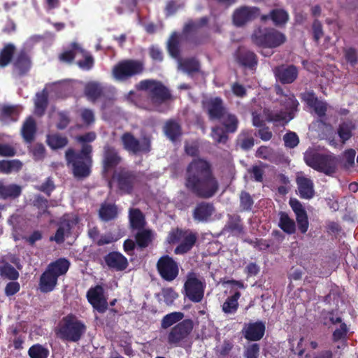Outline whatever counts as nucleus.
<instances>
[{
  "mask_svg": "<svg viewBox=\"0 0 358 358\" xmlns=\"http://www.w3.org/2000/svg\"><path fill=\"white\" fill-rule=\"evenodd\" d=\"M184 179L187 190L199 199H210L220 189L213 166L204 158H194L188 164Z\"/></svg>",
  "mask_w": 358,
  "mask_h": 358,
  "instance_id": "obj_1",
  "label": "nucleus"
},
{
  "mask_svg": "<svg viewBox=\"0 0 358 358\" xmlns=\"http://www.w3.org/2000/svg\"><path fill=\"white\" fill-rule=\"evenodd\" d=\"M138 91L148 92L146 97L138 95L136 97L135 104L140 108L148 110H159V107L171 99L169 90L160 81L151 79L141 80L135 86Z\"/></svg>",
  "mask_w": 358,
  "mask_h": 358,
  "instance_id": "obj_2",
  "label": "nucleus"
},
{
  "mask_svg": "<svg viewBox=\"0 0 358 358\" xmlns=\"http://www.w3.org/2000/svg\"><path fill=\"white\" fill-rule=\"evenodd\" d=\"M92 146L83 144L81 150L76 152L73 149L69 148L65 152L68 164H71L73 176L77 178H85L91 173L92 166Z\"/></svg>",
  "mask_w": 358,
  "mask_h": 358,
  "instance_id": "obj_3",
  "label": "nucleus"
},
{
  "mask_svg": "<svg viewBox=\"0 0 358 358\" xmlns=\"http://www.w3.org/2000/svg\"><path fill=\"white\" fill-rule=\"evenodd\" d=\"M87 329L84 322L72 314L64 317L55 329L57 338L66 342H78Z\"/></svg>",
  "mask_w": 358,
  "mask_h": 358,
  "instance_id": "obj_4",
  "label": "nucleus"
},
{
  "mask_svg": "<svg viewBox=\"0 0 358 358\" xmlns=\"http://www.w3.org/2000/svg\"><path fill=\"white\" fill-rule=\"evenodd\" d=\"M303 159L309 167L328 176H332L336 173L339 164L338 156L322 154L315 150L306 151Z\"/></svg>",
  "mask_w": 358,
  "mask_h": 358,
  "instance_id": "obj_5",
  "label": "nucleus"
},
{
  "mask_svg": "<svg viewBox=\"0 0 358 358\" xmlns=\"http://www.w3.org/2000/svg\"><path fill=\"white\" fill-rule=\"evenodd\" d=\"M145 71V64L143 60L124 59L113 66L111 73L116 81L126 82L143 75Z\"/></svg>",
  "mask_w": 358,
  "mask_h": 358,
  "instance_id": "obj_6",
  "label": "nucleus"
},
{
  "mask_svg": "<svg viewBox=\"0 0 358 358\" xmlns=\"http://www.w3.org/2000/svg\"><path fill=\"white\" fill-rule=\"evenodd\" d=\"M251 40L257 47L276 48L286 42L287 37L285 34L273 27H258L253 31Z\"/></svg>",
  "mask_w": 358,
  "mask_h": 358,
  "instance_id": "obj_7",
  "label": "nucleus"
},
{
  "mask_svg": "<svg viewBox=\"0 0 358 358\" xmlns=\"http://www.w3.org/2000/svg\"><path fill=\"white\" fill-rule=\"evenodd\" d=\"M197 238V234L192 230L176 227L169 232L166 241L171 245L178 244L174 254L182 255L192 250Z\"/></svg>",
  "mask_w": 358,
  "mask_h": 358,
  "instance_id": "obj_8",
  "label": "nucleus"
},
{
  "mask_svg": "<svg viewBox=\"0 0 358 358\" xmlns=\"http://www.w3.org/2000/svg\"><path fill=\"white\" fill-rule=\"evenodd\" d=\"M113 178L121 194H131L139 183L138 173L127 167H120L115 171Z\"/></svg>",
  "mask_w": 358,
  "mask_h": 358,
  "instance_id": "obj_9",
  "label": "nucleus"
},
{
  "mask_svg": "<svg viewBox=\"0 0 358 358\" xmlns=\"http://www.w3.org/2000/svg\"><path fill=\"white\" fill-rule=\"evenodd\" d=\"M123 148L128 152L137 155L139 153L148 154L151 151V140L143 137L140 141L131 132L124 133L120 138Z\"/></svg>",
  "mask_w": 358,
  "mask_h": 358,
  "instance_id": "obj_10",
  "label": "nucleus"
},
{
  "mask_svg": "<svg viewBox=\"0 0 358 358\" xmlns=\"http://www.w3.org/2000/svg\"><path fill=\"white\" fill-rule=\"evenodd\" d=\"M194 328L191 319H185L172 327L167 335V342L171 345L179 346L182 341H185Z\"/></svg>",
  "mask_w": 358,
  "mask_h": 358,
  "instance_id": "obj_11",
  "label": "nucleus"
},
{
  "mask_svg": "<svg viewBox=\"0 0 358 358\" xmlns=\"http://www.w3.org/2000/svg\"><path fill=\"white\" fill-rule=\"evenodd\" d=\"M156 267L159 275L165 281L172 282L179 275L178 262L168 255H164L158 259Z\"/></svg>",
  "mask_w": 358,
  "mask_h": 358,
  "instance_id": "obj_12",
  "label": "nucleus"
},
{
  "mask_svg": "<svg viewBox=\"0 0 358 358\" xmlns=\"http://www.w3.org/2000/svg\"><path fill=\"white\" fill-rule=\"evenodd\" d=\"M234 59L238 66L251 71H256L259 62L257 55L244 46H239L236 49Z\"/></svg>",
  "mask_w": 358,
  "mask_h": 358,
  "instance_id": "obj_13",
  "label": "nucleus"
},
{
  "mask_svg": "<svg viewBox=\"0 0 358 358\" xmlns=\"http://www.w3.org/2000/svg\"><path fill=\"white\" fill-rule=\"evenodd\" d=\"M204 287L203 282L196 277L194 273H192L187 276L184 285L185 296L191 301L199 303L203 298Z\"/></svg>",
  "mask_w": 358,
  "mask_h": 358,
  "instance_id": "obj_14",
  "label": "nucleus"
},
{
  "mask_svg": "<svg viewBox=\"0 0 358 358\" xmlns=\"http://www.w3.org/2000/svg\"><path fill=\"white\" fill-rule=\"evenodd\" d=\"M87 299L92 307L99 313H103L108 309L107 299L104 296L103 287L97 285L91 287L87 292Z\"/></svg>",
  "mask_w": 358,
  "mask_h": 358,
  "instance_id": "obj_15",
  "label": "nucleus"
},
{
  "mask_svg": "<svg viewBox=\"0 0 358 358\" xmlns=\"http://www.w3.org/2000/svg\"><path fill=\"white\" fill-rule=\"evenodd\" d=\"M273 73L277 80L282 84L294 83L299 75L298 69L293 64H282L275 67Z\"/></svg>",
  "mask_w": 358,
  "mask_h": 358,
  "instance_id": "obj_16",
  "label": "nucleus"
},
{
  "mask_svg": "<svg viewBox=\"0 0 358 358\" xmlns=\"http://www.w3.org/2000/svg\"><path fill=\"white\" fill-rule=\"evenodd\" d=\"M122 162V157L118 150L113 146L108 144L105 145L103 148L102 166L106 171L115 168Z\"/></svg>",
  "mask_w": 358,
  "mask_h": 358,
  "instance_id": "obj_17",
  "label": "nucleus"
},
{
  "mask_svg": "<svg viewBox=\"0 0 358 358\" xmlns=\"http://www.w3.org/2000/svg\"><path fill=\"white\" fill-rule=\"evenodd\" d=\"M259 13L260 10L257 7L241 6L234 12V23L238 27L243 26L248 22L257 18Z\"/></svg>",
  "mask_w": 358,
  "mask_h": 358,
  "instance_id": "obj_18",
  "label": "nucleus"
},
{
  "mask_svg": "<svg viewBox=\"0 0 358 358\" xmlns=\"http://www.w3.org/2000/svg\"><path fill=\"white\" fill-rule=\"evenodd\" d=\"M206 108L210 120H220L228 112L223 100L217 96L208 99L206 103Z\"/></svg>",
  "mask_w": 358,
  "mask_h": 358,
  "instance_id": "obj_19",
  "label": "nucleus"
},
{
  "mask_svg": "<svg viewBox=\"0 0 358 358\" xmlns=\"http://www.w3.org/2000/svg\"><path fill=\"white\" fill-rule=\"evenodd\" d=\"M31 66V61L29 54L21 50L16 55L13 62V73L21 77L25 76Z\"/></svg>",
  "mask_w": 358,
  "mask_h": 358,
  "instance_id": "obj_20",
  "label": "nucleus"
},
{
  "mask_svg": "<svg viewBox=\"0 0 358 358\" xmlns=\"http://www.w3.org/2000/svg\"><path fill=\"white\" fill-rule=\"evenodd\" d=\"M103 259L108 268L115 271H124L129 265L127 259L116 251L108 252L103 257Z\"/></svg>",
  "mask_w": 358,
  "mask_h": 358,
  "instance_id": "obj_21",
  "label": "nucleus"
},
{
  "mask_svg": "<svg viewBox=\"0 0 358 358\" xmlns=\"http://www.w3.org/2000/svg\"><path fill=\"white\" fill-rule=\"evenodd\" d=\"M266 327L264 322L257 321L245 324L242 332L244 338L250 341L261 340L265 333Z\"/></svg>",
  "mask_w": 358,
  "mask_h": 358,
  "instance_id": "obj_22",
  "label": "nucleus"
},
{
  "mask_svg": "<svg viewBox=\"0 0 358 358\" xmlns=\"http://www.w3.org/2000/svg\"><path fill=\"white\" fill-rule=\"evenodd\" d=\"M298 194L301 199L310 200L314 197L315 192L313 181L305 176H297L296 178Z\"/></svg>",
  "mask_w": 358,
  "mask_h": 358,
  "instance_id": "obj_23",
  "label": "nucleus"
},
{
  "mask_svg": "<svg viewBox=\"0 0 358 358\" xmlns=\"http://www.w3.org/2000/svg\"><path fill=\"white\" fill-rule=\"evenodd\" d=\"M302 99L307 105L313 108L315 113L320 117L325 116L327 110V104L320 101L313 91H308L302 94Z\"/></svg>",
  "mask_w": 358,
  "mask_h": 358,
  "instance_id": "obj_24",
  "label": "nucleus"
},
{
  "mask_svg": "<svg viewBox=\"0 0 358 358\" xmlns=\"http://www.w3.org/2000/svg\"><path fill=\"white\" fill-rule=\"evenodd\" d=\"M215 210L213 203L202 201L199 203L194 208L192 216L195 221L199 222H207Z\"/></svg>",
  "mask_w": 358,
  "mask_h": 358,
  "instance_id": "obj_25",
  "label": "nucleus"
},
{
  "mask_svg": "<svg viewBox=\"0 0 358 358\" xmlns=\"http://www.w3.org/2000/svg\"><path fill=\"white\" fill-rule=\"evenodd\" d=\"M73 226V222L72 220L69 219L61 220L55 236H50V241H55L58 244L63 243L65 241V236H71Z\"/></svg>",
  "mask_w": 358,
  "mask_h": 358,
  "instance_id": "obj_26",
  "label": "nucleus"
},
{
  "mask_svg": "<svg viewBox=\"0 0 358 358\" xmlns=\"http://www.w3.org/2000/svg\"><path fill=\"white\" fill-rule=\"evenodd\" d=\"M262 22H266L271 20L273 24L276 27L284 26L289 20L288 13L282 8L272 9L268 14L261 16Z\"/></svg>",
  "mask_w": 358,
  "mask_h": 358,
  "instance_id": "obj_27",
  "label": "nucleus"
},
{
  "mask_svg": "<svg viewBox=\"0 0 358 358\" xmlns=\"http://www.w3.org/2000/svg\"><path fill=\"white\" fill-rule=\"evenodd\" d=\"M163 130L165 136L172 142H176L182 136V127L176 120H167Z\"/></svg>",
  "mask_w": 358,
  "mask_h": 358,
  "instance_id": "obj_28",
  "label": "nucleus"
},
{
  "mask_svg": "<svg viewBox=\"0 0 358 358\" xmlns=\"http://www.w3.org/2000/svg\"><path fill=\"white\" fill-rule=\"evenodd\" d=\"M356 129L355 124L351 120L341 122L337 128V134L343 144H345L353 136Z\"/></svg>",
  "mask_w": 358,
  "mask_h": 358,
  "instance_id": "obj_29",
  "label": "nucleus"
},
{
  "mask_svg": "<svg viewBox=\"0 0 358 358\" xmlns=\"http://www.w3.org/2000/svg\"><path fill=\"white\" fill-rule=\"evenodd\" d=\"M37 127L35 120L33 117H28L24 122L22 129L21 134L26 143H31L35 138Z\"/></svg>",
  "mask_w": 358,
  "mask_h": 358,
  "instance_id": "obj_30",
  "label": "nucleus"
},
{
  "mask_svg": "<svg viewBox=\"0 0 358 358\" xmlns=\"http://www.w3.org/2000/svg\"><path fill=\"white\" fill-rule=\"evenodd\" d=\"M58 278L56 275H53L48 269L42 273L40 278L39 286L40 289L43 293L52 291L57 284Z\"/></svg>",
  "mask_w": 358,
  "mask_h": 358,
  "instance_id": "obj_31",
  "label": "nucleus"
},
{
  "mask_svg": "<svg viewBox=\"0 0 358 358\" xmlns=\"http://www.w3.org/2000/svg\"><path fill=\"white\" fill-rule=\"evenodd\" d=\"M228 220L224 229L234 234H242L244 233V226L240 215L236 214H228Z\"/></svg>",
  "mask_w": 358,
  "mask_h": 358,
  "instance_id": "obj_32",
  "label": "nucleus"
},
{
  "mask_svg": "<svg viewBox=\"0 0 358 358\" xmlns=\"http://www.w3.org/2000/svg\"><path fill=\"white\" fill-rule=\"evenodd\" d=\"M22 108L19 106H1V122L9 124L17 121Z\"/></svg>",
  "mask_w": 358,
  "mask_h": 358,
  "instance_id": "obj_33",
  "label": "nucleus"
},
{
  "mask_svg": "<svg viewBox=\"0 0 358 358\" xmlns=\"http://www.w3.org/2000/svg\"><path fill=\"white\" fill-rule=\"evenodd\" d=\"M118 209L114 203H103L99 210V216L103 222H110L117 217Z\"/></svg>",
  "mask_w": 358,
  "mask_h": 358,
  "instance_id": "obj_34",
  "label": "nucleus"
},
{
  "mask_svg": "<svg viewBox=\"0 0 358 358\" xmlns=\"http://www.w3.org/2000/svg\"><path fill=\"white\" fill-rule=\"evenodd\" d=\"M255 144V139L252 134V130L243 129L238 135L236 145L243 150H250Z\"/></svg>",
  "mask_w": 358,
  "mask_h": 358,
  "instance_id": "obj_35",
  "label": "nucleus"
},
{
  "mask_svg": "<svg viewBox=\"0 0 358 358\" xmlns=\"http://www.w3.org/2000/svg\"><path fill=\"white\" fill-rule=\"evenodd\" d=\"M70 266V262L65 258H59L48 264L46 269L58 278L60 275H64Z\"/></svg>",
  "mask_w": 358,
  "mask_h": 358,
  "instance_id": "obj_36",
  "label": "nucleus"
},
{
  "mask_svg": "<svg viewBox=\"0 0 358 358\" xmlns=\"http://www.w3.org/2000/svg\"><path fill=\"white\" fill-rule=\"evenodd\" d=\"M180 34L173 32L167 41L166 48L169 55L174 59H178L180 56Z\"/></svg>",
  "mask_w": 358,
  "mask_h": 358,
  "instance_id": "obj_37",
  "label": "nucleus"
},
{
  "mask_svg": "<svg viewBox=\"0 0 358 358\" xmlns=\"http://www.w3.org/2000/svg\"><path fill=\"white\" fill-rule=\"evenodd\" d=\"M129 222L133 229L140 230L145 224V217L138 208H131L129 210Z\"/></svg>",
  "mask_w": 358,
  "mask_h": 358,
  "instance_id": "obj_38",
  "label": "nucleus"
},
{
  "mask_svg": "<svg viewBox=\"0 0 358 358\" xmlns=\"http://www.w3.org/2000/svg\"><path fill=\"white\" fill-rule=\"evenodd\" d=\"M220 121L223 128L229 134H234L237 131L239 125V120L235 114L227 112Z\"/></svg>",
  "mask_w": 358,
  "mask_h": 358,
  "instance_id": "obj_39",
  "label": "nucleus"
},
{
  "mask_svg": "<svg viewBox=\"0 0 358 358\" xmlns=\"http://www.w3.org/2000/svg\"><path fill=\"white\" fill-rule=\"evenodd\" d=\"M241 292L236 291L234 294L229 296L222 306V311L226 314H234L238 308V300L241 297Z\"/></svg>",
  "mask_w": 358,
  "mask_h": 358,
  "instance_id": "obj_40",
  "label": "nucleus"
},
{
  "mask_svg": "<svg viewBox=\"0 0 358 358\" xmlns=\"http://www.w3.org/2000/svg\"><path fill=\"white\" fill-rule=\"evenodd\" d=\"M46 143L51 149L57 150L67 145L69 140L59 134H52L47 135Z\"/></svg>",
  "mask_w": 358,
  "mask_h": 358,
  "instance_id": "obj_41",
  "label": "nucleus"
},
{
  "mask_svg": "<svg viewBox=\"0 0 358 358\" xmlns=\"http://www.w3.org/2000/svg\"><path fill=\"white\" fill-rule=\"evenodd\" d=\"M77 52H83V49L78 43L73 42L71 44L70 50H64L59 55V60L63 63L71 64L76 57Z\"/></svg>",
  "mask_w": 358,
  "mask_h": 358,
  "instance_id": "obj_42",
  "label": "nucleus"
},
{
  "mask_svg": "<svg viewBox=\"0 0 358 358\" xmlns=\"http://www.w3.org/2000/svg\"><path fill=\"white\" fill-rule=\"evenodd\" d=\"M16 48L13 43H6L1 48V68L7 66L14 60Z\"/></svg>",
  "mask_w": 358,
  "mask_h": 358,
  "instance_id": "obj_43",
  "label": "nucleus"
},
{
  "mask_svg": "<svg viewBox=\"0 0 358 358\" xmlns=\"http://www.w3.org/2000/svg\"><path fill=\"white\" fill-rule=\"evenodd\" d=\"M135 240L139 248H145L148 247L152 241V232L150 229L143 228L136 233Z\"/></svg>",
  "mask_w": 358,
  "mask_h": 358,
  "instance_id": "obj_44",
  "label": "nucleus"
},
{
  "mask_svg": "<svg viewBox=\"0 0 358 358\" xmlns=\"http://www.w3.org/2000/svg\"><path fill=\"white\" fill-rule=\"evenodd\" d=\"M22 193V187L16 184L3 185L1 183V199H14L20 196Z\"/></svg>",
  "mask_w": 358,
  "mask_h": 358,
  "instance_id": "obj_45",
  "label": "nucleus"
},
{
  "mask_svg": "<svg viewBox=\"0 0 358 358\" xmlns=\"http://www.w3.org/2000/svg\"><path fill=\"white\" fill-rule=\"evenodd\" d=\"M101 87L94 83H88L85 87V94L87 99L94 102L103 95Z\"/></svg>",
  "mask_w": 358,
  "mask_h": 358,
  "instance_id": "obj_46",
  "label": "nucleus"
},
{
  "mask_svg": "<svg viewBox=\"0 0 358 358\" xmlns=\"http://www.w3.org/2000/svg\"><path fill=\"white\" fill-rule=\"evenodd\" d=\"M23 164L19 159L1 160V173L10 174L17 173L22 168Z\"/></svg>",
  "mask_w": 358,
  "mask_h": 358,
  "instance_id": "obj_47",
  "label": "nucleus"
},
{
  "mask_svg": "<svg viewBox=\"0 0 358 358\" xmlns=\"http://www.w3.org/2000/svg\"><path fill=\"white\" fill-rule=\"evenodd\" d=\"M280 228L288 234H293L296 231V224L286 213H281L279 220Z\"/></svg>",
  "mask_w": 358,
  "mask_h": 358,
  "instance_id": "obj_48",
  "label": "nucleus"
},
{
  "mask_svg": "<svg viewBox=\"0 0 358 358\" xmlns=\"http://www.w3.org/2000/svg\"><path fill=\"white\" fill-rule=\"evenodd\" d=\"M228 134L225 129L217 125L212 128L210 136L216 143L224 145L229 140Z\"/></svg>",
  "mask_w": 358,
  "mask_h": 358,
  "instance_id": "obj_49",
  "label": "nucleus"
},
{
  "mask_svg": "<svg viewBox=\"0 0 358 358\" xmlns=\"http://www.w3.org/2000/svg\"><path fill=\"white\" fill-rule=\"evenodd\" d=\"M184 314L181 312H173L163 317L161 321L162 329H166L173 324L181 322Z\"/></svg>",
  "mask_w": 358,
  "mask_h": 358,
  "instance_id": "obj_50",
  "label": "nucleus"
},
{
  "mask_svg": "<svg viewBox=\"0 0 358 358\" xmlns=\"http://www.w3.org/2000/svg\"><path fill=\"white\" fill-rule=\"evenodd\" d=\"M48 105V94L45 89L41 92L36 94L35 101L36 110L40 115L44 114Z\"/></svg>",
  "mask_w": 358,
  "mask_h": 358,
  "instance_id": "obj_51",
  "label": "nucleus"
},
{
  "mask_svg": "<svg viewBox=\"0 0 358 358\" xmlns=\"http://www.w3.org/2000/svg\"><path fill=\"white\" fill-rule=\"evenodd\" d=\"M49 355V350L39 343L31 345L28 350L30 358H48Z\"/></svg>",
  "mask_w": 358,
  "mask_h": 358,
  "instance_id": "obj_52",
  "label": "nucleus"
},
{
  "mask_svg": "<svg viewBox=\"0 0 358 358\" xmlns=\"http://www.w3.org/2000/svg\"><path fill=\"white\" fill-rule=\"evenodd\" d=\"M48 200L41 194L36 195L33 201L34 206L38 209L41 215L50 214V212L48 210Z\"/></svg>",
  "mask_w": 358,
  "mask_h": 358,
  "instance_id": "obj_53",
  "label": "nucleus"
},
{
  "mask_svg": "<svg viewBox=\"0 0 358 358\" xmlns=\"http://www.w3.org/2000/svg\"><path fill=\"white\" fill-rule=\"evenodd\" d=\"M180 65L184 71L188 73H196L200 69V64L198 60L194 58L186 59Z\"/></svg>",
  "mask_w": 358,
  "mask_h": 358,
  "instance_id": "obj_54",
  "label": "nucleus"
},
{
  "mask_svg": "<svg viewBox=\"0 0 358 358\" xmlns=\"http://www.w3.org/2000/svg\"><path fill=\"white\" fill-rule=\"evenodd\" d=\"M254 201L250 194L243 191L240 195V207L243 211H250L252 210Z\"/></svg>",
  "mask_w": 358,
  "mask_h": 358,
  "instance_id": "obj_55",
  "label": "nucleus"
},
{
  "mask_svg": "<svg viewBox=\"0 0 358 358\" xmlns=\"http://www.w3.org/2000/svg\"><path fill=\"white\" fill-rule=\"evenodd\" d=\"M344 58L351 66H355L358 62L357 50L353 47L343 49Z\"/></svg>",
  "mask_w": 358,
  "mask_h": 358,
  "instance_id": "obj_56",
  "label": "nucleus"
},
{
  "mask_svg": "<svg viewBox=\"0 0 358 358\" xmlns=\"http://www.w3.org/2000/svg\"><path fill=\"white\" fill-rule=\"evenodd\" d=\"M35 189L43 192L48 196H50L52 192L55 189V185L52 179L50 177H48L41 185L35 186Z\"/></svg>",
  "mask_w": 358,
  "mask_h": 358,
  "instance_id": "obj_57",
  "label": "nucleus"
},
{
  "mask_svg": "<svg viewBox=\"0 0 358 358\" xmlns=\"http://www.w3.org/2000/svg\"><path fill=\"white\" fill-rule=\"evenodd\" d=\"M349 329L345 323H341L340 327L335 329L332 334V340L334 342H338L341 340H346Z\"/></svg>",
  "mask_w": 358,
  "mask_h": 358,
  "instance_id": "obj_58",
  "label": "nucleus"
},
{
  "mask_svg": "<svg viewBox=\"0 0 358 358\" xmlns=\"http://www.w3.org/2000/svg\"><path fill=\"white\" fill-rule=\"evenodd\" d=\"M208 22V18L203 17L199 20V23L193 20H189L184 26L183 32L185 34H189L192 31H195L198 27L204 26Z\"/></svg>",
  "mask_w": 358,
  "mask_h": 358,
  "instance_id": "obj_59",
  "label": "nucleus"
},
{
  "mask_svg": "<svg viewBox=\"0 0 358 358\" xmlns=\"http://www.w3.org/2000/svg\"><path fill=\"white\" fill-rule=\"evenodd\" d=\"M285 145L289 148L296 147L299 143V138L297 134L294 131H288L283 136Z\"/></svg>",
  "mask_w": 358,
  "mask_h": 358,
  "instance_id": "obj_60",
  "label": "nucleus"
},
{
  "mask_svg": "<svg viewBox=\"0 0 358 358\" xmlns=\"http://www.w3.org/2000/svg\"><path fill=\"white\" fill-rule=\"evenodd\" d=\"M356 155L355 150L349 148L345 150L343 153V166L345 169H350L355 164V158Z\"/></svg>",
  "mask_w": 358,
  "mask_h": 358,
  "instance_id": "obj_61",
  "label": "nucleus"
},
{
  "mask_svg": "<svg viewBox=\"0 0 358 358\" xmlns=\"http://www.w3.org/2000/svg\"><path fill=\"white\" fill-rule=\"evenodd\" d=\"M1 276H5L11 280H15L19 278V273L13 266L6 264L1 266Z\"/></svg>",
  "mask_w": 358,
  "mask_h": 358,
  "instance_id": "obj_62",
  "label": "nucleus"
},
{
  "mask_svg": "<svg viewBox=\"0 0 358 358\" xmlns=\"http://www.w3.org/2000/svg\"><path fill=\"white\" fill-rule=\"evenodd\" d=\"M83 54L84 59L80 60L77 62V65L83 70H90L91 69L94 64V60L93 57L90 55L88 52H85L83 50V52H81Z\"/></svg>",
  "mask_w": 358,
  "mask_h": 358,
  "instance_id": "obj_63",
  "label": "nucleus"
},
{
  "mask_svg": "<svg viewBox=\"0 0 358 358\" xmlns=\"http://www.w3.org/2000/svg\"><path fill=\"white\" fill-rule=\"evenodd\" d=\"M260 346L258 343H252L246 347L244 358H259Z\"/></svg>",
  "mask_w": 358,
  "mask_h": 358,
  "instance_id": "obj_64",
  "label": "nucleus"
}]
</instances>
